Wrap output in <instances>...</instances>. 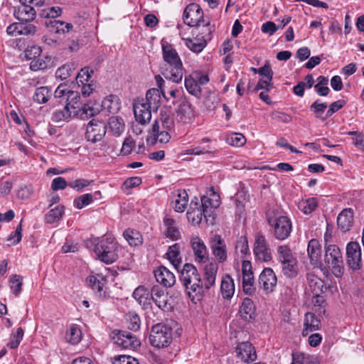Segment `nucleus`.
I'll return each mask as SVG.
<instances>
[{"mask_svg": "<svg viewBox=\"0 0 364 364\" xmlns=\"http://www.w3.org/2000/svg\"><path fill=\"white\" fill-rule=\"evenodd\" d=\"M282 264L284 275L290 278L296 277L297 270L296 267V259L294 258L290 259L289 262H283Z\"/></svg>", "mask_w": 364, "mask_h": 364, "instance_id": "09e8293b", "label": "nucleus"}, {"mask_svg": "<svg viewBox=\"0 0 364 364\" xmlns=\"http://www.w3.org/2000/svg\"><path fill=\"white\" fill-rule=\"evenodd\" d=\"M93 73V70L88 67L82 68L76 77L78 85L80 86L82 84L87 83Z\"/></svg>", "mask_w": 364, "mask_h": 364, "instance_id": "864d4df0", "label": "nucleus"}, {"mask_svg": "<svg viewBox=\"0 0 364 364\" xmlns=\"http://www.w3.org/2000/svg\"><path fill=\"white\" fill-rule=\"evenodd\" d=\"M53 65V60L51 57L50 56H43L41 57V55L38 58H36L33 60H31L30 63V68L33 71H38L40 70H45Z\"/></svg>", "mask_w": 364, "mask_h": 364, "instance_id": "473e14b6", "label": "nucleus"}, {"mask_svg": "<svg viewBox=\"0 0 364 364\" xmlns=\"http://www.w3.org/2000/svg\"><path fill=\"white\" fill-rule=\"evenodd\" d=\"M155 80L158 88L149 89L146 94V102H144L147 105L151 107V109H152L154 112L156 111L160 106L161 95H162L166 100H169L166 96L164 92V80L159 75L155 76Z\"/></svg>", "mask_w": 364, "mask_h": 364, "instance_id": "6e6552de", "label": "nucleus"}, {"mask_svg": "<svg viewBox=\"0 0 364 364\" xmlns=\"http://www.w3.org/2000/svg\"><path fill=\"white\" fill-rule=\"evenodd\" d=\"M254 255L257 259L267 262L272 259V251L265 237L257 234L254 244Z\"/></svg>", "mask_w": 364, "mask_h": 364, "instance_id": "f8f14e48", "label": "nucleus"}, {"mask_svg": "<svg viewBox=\"0 0 364 364\" xmlns=\"http://www.w3.org/2000/svg\"><path fill=\"white\" fill-rule=\"evenodd\" d=\"M353 223V211L350 208L343 210L337 217V225L338 228L343 232L349 231Z\"/></svg>", "mask_w": 364, "mask_h": 364, "instance_id": "b1692460", "label": "nucleus"}, {"mask_svg": "<svg viewBox=\"0 0 364 364\" xmlns=\"http://www.w3.org/2000/svg\"><path fill=\"white\" fill-rule=\"evenodd\" d=\"M165 226V235L172 240H177L180 237V232L176 226V221L172 218H165L164 219Z\"/></svg>", "mask_w": 364, "mask_h": 364, "instance_id": "2f4dec72", "label": "nucleus"}, {"mask_svg": "<svg viewBox=\"0 0 364 364\" xmlns=\"http://www.w3.org/2000/svg\"><path fill=\"white\" fill-rule=\"evenodd\" d=\"M277 282V277L271 268H264L259 277V287L264 289L265 294L273 291Z\"/></svg>", "mask_w": 364, "mask_h": 364, "instance_id": "2eb2a0df", "label": "nucleus"}, {"mask_svg": "<svg viewBox=\"0 0 364 364\" xmlns=\"http://www.w3.org/2000/svg\"><path fill=\"white\" fill-rule=\"evenodd\" d=\"M107 132V124L102 120L93 119L86 127L85 139L92 143L100 141Z\"/></svg>", "mask_w": 364, "mask_h": 364, "instance_id": "9d476101", "label": "nucleus"}, {"mask_svg": "<svg viewBox=\"0 0 364 364\" xmlns=\"http://www.w3.org/2000/svg\"><path fill=\"white\" fill-rule=\"evenodd\" d=\"M279 261L289 262L290 259H294L291 251L287 245H281L277 249Z\"/></svg>", "mask_w": 364, "mask_h": 364, "instance_id": "bf43d9fd", "label": "nucleus"}, {"mask_svg": "<svg viewBox=\"0 0 364 364\" xmlns=\"http://www.w3.org/2000/svg\"><path fill=\"white\" fill-rule=\"evenodd\" d=\"M160 121L163 128L166 130H171L174 127V121L171 113L167 111H161Z\"/></svg>", "mask_w": 364, "mask_h": 364, "instance_id": "3c124183", "label": "nucleus"}, {"mask_svg": "<svg viewBox=\"0 0 364 364\" xmlns=\"http://www.w3.org/2000/svg\"><path fill=\"white\" fill-rule=\"evenodd\" d=\"M109 127L113 135L119 136L124 130V123L122 118L111 117L109 119Z\"/></svg>", "mask_w": 364, "mask_h": 364, "instance_id": "ea45409f", "label": "nucleus"}, {"mask_svg": "<svg viewBox=\"0 0 364 364\" xmlns=\"http://www.w3.org/2000/svg\"><path fill=\"white\" fill-rule=\"evenodd\" d=\"M214 198L208 196H202L199 202L196 198V201L192 200L189 205L186 215L189 222L193 225H199L203 218L208 220L207 218L210 217L212 213L220 205L219 196L213 193Z\"/></svg>", "mask_w": 364, "mask_h": 364, "instance_id": "f03ea898", "label": "nucleus"}, {"mask_svg": "<svg viewBox=\"0 0 364 364\" xmlns=\"http://www.w3.org/2000/svg\"><path fill=\"white\" fill-rule=\"evenodd\" d=\"M22 238V225L21 222L17 225L16 230L12 232L9 236L7 240L11 242L10 245H15L19 243Z\"/></svg>", "mask_w": 364, "mask_h": 364, "instance_id": "e2e57ef3", "label": "nucleus"}, {"mask_svg": "<svg viewBox=\"0 0 364 364\" xmlns=\"http://www.w3.org/2000/svg\"><path fill=\"white\" fill-rule=\"evenodd\" d=\"M191 244L196 262L205 263L208 260L209 255L203 241L199 237H196L191 239Z\"/></svg>", "mask_w": 364, "mask_h": 364, "instance_id": "a211bd4d", "label": "nucleus"}, {"mask_svg": "<svg viewBox=\"0 0 364 364\" xmlns=\"http://www.w3.org/2000/svg\"><path fill=\"white\" fill-rule=\"evenodd\" d=\"M308 255L312 261H317L321 255V246L316 239H311L308 244Z\"/></svg>", "mask_w": 364, "mask_h": 364, "instance_id": "4c0bfd02", "label": "nucleus"}, {"mask_svg": "<svg viewBox=\"0 0 364 364\" xmlns=\"http://www.w3.org/2000/svg\"><path fill=\"white\" fill-rule=\"evenodd\" d=\"M92 202V196L90 193H86L76 198L73 201V205L76 208L82 209L84 207L91 204Z\"/></svg>", "mask_w": 364, "mask_h": 364, "instance_id": "8fccbe9b", "label": "nucleus"}, {"mask_svg": "<svg viewBox=\"0 0 364 364\" xmlns=\"http://www.w3.org/2000/svg\"><path fill=\"white\" fill-rule=\"evenodd\" d=\"M173 328L176 331L179 329L178 323L174 321L153 326L149 335L151 345L158 348L167 347L172 341Z\"/></svg>", "mask_w": 364, "mask_h": 364, "instance_id": "20e7f679", "label": "nucleus"}, {"mask_svg": "<svg viewBox=\"0 0 364 364\" xmlns=\"http://www.w3.org/2000/svg\"><path fill=\"white\" fill-rule=\"evenodd\" d=\"M321 326V319L314 313L307 312L304 315L302 336H306L309 333L319 330Z\"/></svg>", "mask_w": 364, "mask_h": 364, "instance_id": "4be33fe9", "label": "nucleus"}, {"mask_svg": "<svg viewBox=\"0 0 364 364\" xmlns=\"http://www.w3.org/2000/svg\"><path fill=\"white\" fill-rule=\"evenodd\" d=\"M46 24L50 32L58 34L68 33L73 28V25L71 23L56 19L49 20L46 23Z\"/></svg>", "mask_w": 364, "mask_h": 364, "instance_id": "a878e982", "label": "nucleus"}, {"mask_svg": "<svg viewBox=\"0 0 364 364\" xmlns=\"http://www.w3.org/2000/svg\"><path fill=\"white\" fill-rule=\"evenodd\" d=\"M73 70V65L67 63L57 69L55 76L61 80H65L71 75Z\"/></svg>", "mask_w": 364, "mask_h": 364, "instance_id": "603ef678", "label": "nucleus"}, {"mask_svg": "<svg viewBox=\"0 0 364 364\" xmlns=\"http://www.w3.org/2000/svg\"><path fill=\"white\" fill-rule=\"evenodd\" d=\"M124 237L131 246H139L143 242L141 233L132 229H127L123 233Z\"/></svg>", "mask_w": 364, "mask_h": 364, "instance_id": "c9c22d12", "label": "nucleus"}, {"mask_svg": "<svg viewBox=\"0 0 364 364\" xmlns=\"http://www.w3.org/2000/svg\"><path fill=\"white\" fill-rule=\"evenodd\" d=\"M99 112L98 108H95L91 104H85L82 107H79V112H81V117L85 115L86 117H93Z\"/></svg>", "mask_w": 364, "mask_h": 364, "instance_id": "69168bd1", "label": "nucleus"}, {"mask_svg": "<svg viewBox=\"0 0 364 364\" xmlns=\"http://www.w3.org/2000/svg\"><path fill=\"white\" fill-rule=\"evenodd\" d=\"M241 316L246 321L254 318L255 314V307L252 299L245 297L240 309Z\"/></svg>", "mask_w": 364, "mask_h": 364, "instance_id": "c756f323", "label": "nucleus"}, {"mask_svg": "<svg viewBox=\"0 0 364 364\" xmlns=\"http://www.w3.org/2000/svg\"><path fill=\"white\" fill-rule=\"evenodd\" d=\"M168 259L171 261L176 269H178L181 264V258H179V247L178 244L169 247L166 253Z\"/></svg>", "mask_w": 364, "mask_h": 364, "instance_id": "49530a36", "label": "nucleus"}, {"mask_svg": "<svg viewBox=\"0 0 364 364\" xmlns=\"http://www.w3.org/2000/svg\"><path fill=\"white\" fill-rule=\"evenodd\" d=\"M188 200V193L185 190H180L175 198L173 208L175 211L182 213L185 210Z\"/></svg>", "mask_w": 364, "mask_h": 364, "instance_id": "e433bc0d", "label": "nucleus"}, {"mask_svg": "<svg viewBox=\"0 0 364 364\" xmlns=\"http://www.w3.org/2000/svg\"><path fill=\"white\" fill-rule=\"evenodd\" d=\"M36 31V28L34 25L23 22L14 23L6 28L7 33L12 36L33 35Z\"/></svg>", "mask_w": 364, "mask_h": 364, "instance_id": "aec40b11", "label": "nucleus"}, {"mask_svg": "<svg viewBox=\"0 0 364 364\" xmlns=\"http://www.w3.org/2000/svg\"><path fill=\"white\" fill-rule=\"evenodd\" d=\"M64 214V206L58 205L51 209L46 215V220L48 223H53L59 220Z\"/></svg>", "mask_w": 364, "mask_h": 364, "instance_id": "de8ad7c7", "label": "nucleus"}, {"mask_svg": "<svg viewBox=\"0 0 364 364\" xmlns=\"http://www.w3.org/2000/svg\"><path fill=\"white\" fill-rule=\"evenodd\" d=\"M112 339L119 347L125 349L135 350L141 344L135 336L127 331H113Z\"/></svg>", "mask_w": 364, "mask_h": 364, "instance_id": "9b49d317", "label": "nucleus"}, {"mask_svg": "<svg viewBox=\"0 0 364 364\" xmlns=\"http://www.w3.org/2000/svg\"><path fill=\"white\" fill-rule=\"evenodd\" d=\"M186 41V46L193 52L200 53L207 45L206 40L203 36L198 37L193 39L187 38Z\"/></svg>", "mask_w": 364, "mask_h": 364, "instance_id": "f704fd0d", "label": "nucleus"}, {"mask_svg": "<svg viewBox=\"0 0 364 364\" xmlns=\"http://www.w3.org/2000/svg\"><path fill=\"white\" fill-rule=\"evenodd\" d=\"M85 246L107 264L114 263L119 257V245L112 237H91L85 241Z\"/></svg>", "mask_w": 364, "mask_h": 364, "instance_id": "f257e3e1", "label": "nucleus"}, {"mask_svg": "<svg viewBox=\"0 0 364 364\" xmlns=\"http://www.w3.org/2000/svg\"><path fill=\"white\" fill-rule=\"evenodd\" d=\"M154 304L164 311L171 310L173 306L168 301L167 297H154Z\"/></svg>", "mask_w": 364, "mask_h": 364, "instance_id": "338daca9", "label": "nucleus"}, {"mask_svg": "<svg viewBox=\"0 0 364 364\" xmlns=\"http://www.w3.org/2000/svg\"><path fill=\"white\" fill-rule=\"evenodd\" d=\"M168 131L166 129L160 132L159 122L156 120L152 125L151 130L149 132L146 141L151 144H154L156 141H159L161 143H167L171 139Z\"/></svg>", "mask_w": 364, "mask_h": 364, "instance_id": "412c9836", "label": "nucleus"}, {"mask_svg": "<svg viewBox=\"0 0 364 364\" xmlns=\"http://www.w3.org/2000/svg\"><path fill=\"white\" fill-rule=\"evenodd\" d=\"M242 288L246 294L251 295L255 293L256 287L253 274H247L242 277Z\"/></svg>", "mask_w": 364, "mask_h": 364, "instance_id": "a18cd8bd", "label": "nucleus"}, {"mask_svg": "<svg viewBox=\"0 0 364 364\" xmlns=\"http://www.w3.org/2000/svg\"><path fill=\"white\" fill-rule=\"evenodd\" d=\"M82 336L81 329L77 325L72 324L66 331L65 340L72 345H76L80 342Z\"/></svg>", "mask_w": 364, "mask_h": 364, "instance_id": "7c9ffc66", "label": "nucleus"}, {"mask_svg": "<svg viewBox=\"0 0 364 364\" xmlns=\"http://www.w3.org/2000/svg\"><path fill=\"white\" fill-rule=\"evenodd\" d=\"M318 206V200L316 198H309L301 200L298 203V208L304 214L311 213Z\"/></svg>", "mask_w": 364, "mask_h": 364, "instance_id": "58836bf2", "label": "nucleus"}, {"mask_svg": "<svg viewBox=\"0 0 364 364\" xmlns=\"http://www.w3.org/2000/svg\"><path fill=\"white\" fill-rule=\"evenodd\" d=\"M237 357L242 362L250 363L256 360L255 348L249 342H242L236 348Z\"/></svg>", "mask_w": 364, "mask_h": 364, "instance_id": "6ab92c4d", "label": "nucleus"}, {"mask_svg": "<svg viewBox=\"0 0 364 364\" xmlns=\"http://www.w3.org/2000/svg\"><path fill=\"white\" fill-rule=\"evenodd\" d=\"M156 281L165 287H171L176 283V277L173 272L164 266L154 271Z\"/></svg>", "mask_w": 364, "mask_h": 364, "instance_id": "5701e85b", "label": "nucleus"}, {"mask_svg": "<svg viewBox=\"0 0 364 364\" xmlns=\"http://www.w3.org/2000/svg\"><path fill=\"white\" fill-rule=\"evenodd\" d=\"M227 141L234 146H242L246 142L245 137L240 133H232L227 138Z\"/></svg>", "mask_w": 364, "mask_h": 364, "instance_id": "5fc2aeb1", "label": "nucleus"}, {"mask_svg": "<svg viewBox=\"0 0 364 364\" xmlns=\"http://www.w3.org/2000/svg\"><path fill=\"white\" fill-rule=\"evenodd\" d=\"M346 261L348 265L353 270L361 267V248L358 242H350L346 246Z\"/></svg>", "mask_w": 364, "mask_h": 364, "instance_id": "4468645a", "label": "nucleus"}, {"mask_svg": "<svg viewBox=\"0 0 364 364\" xmlns=\"http://www.w3.org/2000/svg\"><path fill=\"white\" fill-rule=\"evenodd\" d=\"M210 248L219 263H223L227 260L226 245L220 235H215L212 237Z\"/></svg>", "mask_w": 364, "mask_h": 364, "instance_id": "dca6fc26", "label": "nucleus"}, {"mask_svg": "<svg viewBox=\"0 0 364 364\" xmlns=\"http://www.w3.org/2000/svg\"><path fill=\"white\" fill-rule=\"evenodd\" d=\"M23 337V330L21 328H18L16 332L12 336L10 342L8 343V346L11 349L16 348Z\"/></svg>", "mask_w": 364, "mask_h": 364, "instance_id": "0e129e2a", "label": "nucleus"}, {"mask_svg": "<svg viewBox=\"0 0 364 364\" xmlns=\"http://www.w3.org/2000/svg\"><path fill=\"white\" fill-rule=\"evenodd\" d=\"M183 19L189 26H199L200 21H203V11L198 4L191 3L185 8Z\"/></svg>", "mask_w": 364, "mask_h": 364, "instance_id": "ddd939ff", "label": "nucleus"}, {"mask_svg": "<svg viewBox=\"0 0 364 364\" xmlns=\"http://www.w3.org/2000/svg\"><path fill=\"white\" fill-rule=\"evenodd\" d=\"M51 96V92L48 87H38L33 96V100L38 104L46 103Z\"/></svg>", "mask_w": 364, "mask_h": 364, "instance_id": "a19ab883", "label": "nucleus"}, {"mask_svg": "<svg viewBox=\"0 0 364 364\" xmlns=\"http://www.w3.org/2000/svg\"><path fill=\"white\" fill-rule=\"evenodd\" d=\"M77 114L76 111L72 110L70 107L64 106L63 109H56L52 114V121L59 123L63 121H69L73 116Z\"/></svg>", "mask_w": 364, "mask_h": 364, "instance_id": "cd10ccee", "label": "nucleus"}, {"mask_svg": "<svg viewBox=\"0 0 364 364\" xmlns=\"http://www.w3.org/2000/svg\"><path fill=\"white\" fill-rule=\"evenodd\" d=\"M80 94L77 91L70 90L68 96L65 97V106L70 107L72 110L76 111V113H79V101Z\"/></svg>", "mask_w": 364, "mask_h": 364, "instance_id": "c03bdc74", "label": "nucleus"}, {"mask_svg": "<svg viewBox=\"0 0 364 364\" xmlns=\"http://www.w3.org/2000/svg\"><path fill=\"white\" fill-rule=\"evenodd\" d=\"M126 319L128 323V328L134 331L139 329L141 322L140 318L137 314L129 313L126 316Z\"/></svg>", "mask_w": 364, "mask_h": 364, "instance_id": "4d7b16f0", "label": "nucleus"}, {"mask_svg": "<svg viewBox=\"0 0 364 364\" xmlns=\"http://www.w3.org/2000/svg\"><path fill=\"white\" fill-rule=\"evenodd\" d=\"M68 92H70V90H68L67 85L60 84L54 92V97L60 100L58 101L60 104L65 103V97L68 96Z\"/></svg>", "mask_w": 364, "mask_h": 364, "instance_id": "052dcab7", "label": "nucleus"}, {"mask_svg": "<svg viewBox=\"0 0 364 364\" xmlns=\"http://www.w3.org/2000/svg\"><path fill=\"white\" fill-rule=\"evenodd\" d=\"M269 225L274 228V235L279 240H284L291 234L292 225L287 216H279L276 219H268Z\"/></svg>", "mask_w": 364, "mask_h": 364, "instance_id": "1a4fd4ad", "label": "nucleus"}, {"mask_svg": "<svg viewBox=\"0 0 364 364\" xmlns=\"http://www.w3.org/2000/svg\"><path fill=\"white\" fill-rule=\"evenodd\" d=\"M10 288L13 294L17 295L21 292L23 284L22 278L16 274H14L10 277Z\"/></svg>", "mask_w": 364, "mask_h": 364, "instance_id": "13d9d810", "label": "nucleus"}, {"mask_svg": "<svg viewBox=\"0 0 364 364\" xmlns=\"http://www.w3.org/2000/svg\"><path fill=\"white\" fill-rule=\"evenodd\" d=\"M176 112L179 120L184 123L190 120L193 116L191 105L186 99L181 101Z\"/></svg>", "mask_w": 364, "mask_h": 364, "instance_id": "c85d7f7f", "label": "nucleus"}, {"mask_svg": "<svg viewBox=\"0 0 364 364\" xmlns=\"http://www.w3.org/2000/svg\"><path fill=\"white\" fill-rule=\"evenodd\" d=\"M327 107L326 103L319 102V100L315 101L311 106V110L315 114L316 118L325 120V118L321 117V114L324 112Z\"/></svg>", "mask_w": 364, "mask_h": 364, "instance_id": "680f3d73", "label": "nucleus"}, {"mask_svg": "<svg viewBox=\"0 0 364 364\" xmlns=\"http://www.w3.org/2000/svg\"><path fill=\"white\" fill-rule=\"evenodd\" d=\"M92 181H88L84 178H78L75 181H70L68 186L77 192L82 191L85 188L90 186Z\"/></svg>", "mask_w": 364, "mask_h": 364, "instance_id": "6e6d98bb", "label": "nucleus"}, {"mask_svg": "<svg viewBox=\"0 0 364 364\" xmlns=\"http://www.w3.org/2000/svg\"><path fill=\"white\" fill-rule=\"evenodd\" d=\"M218 269V265L213 260L205 265L204 273L206 289H209L210 287L213 286L215 284Z\"/></svg>", "mask_w": 364, "mask_h": 364, "instance_id": "bb28decb", "label": "nucleus"}, {"mask_svg": "<svg viewBox=\"0 0 364 364\" xmlns=\"http://www.w3.org/2000/svg\"><path fill=\"white\" fill-rule=\"evenodd\" d=\"M181 279L183 281L186 289H191L193 292H196L197 290L202 288L200 275L198 274L196 267L192 264L186 263L184 264ZM198 293H200V291H198Z\"/></svg>", "mask_w": 364, "mask_h": 364, "instance_id": "0eeeda50", "label": "nucleus"}, {"mask_svg": "<svg viewBox=\"0 0 364 364\" xmlns=\"http://www.w3.org/2000/svg\"><path fill=\"white\" fill-rule=\"evenodd\" d=\"M324 262L336 277L344 272L343 258L340 248L336 245H325Z\"/></svg>", "mask_w": 364, "mask_h": 364, "instance_id": "39448f33", "label": "nucleus"}, {"mask_svg": "<svg viewBox=\"0 0 364 364\" xmlns=\"http://www.w3.org/2000/svg\"><path fill=\"white\" fill-rule=\"evenodd\" d=\"M152 111L153 109L144 102V100H142L141 102H138L134 105V114L135 119L142 125H145L150 122Z\"/></svg>", "mask_w": 364, "mask_h": 364, "instance_id": "f3484780", "label": "nucleus"}, {"mask_svg": "<svg viewBox=\"0 0 364 364\" xmlns=\"http://www.w3.org/2000/svg\"><path fill=\"white\" fill-rule=\"evenodd\" d=\"M317 359L310 355L300 352L292 353V361L291 364H317Z\"/></svg>", "mask_w": 364, "mask_h": 364, "instance_id": "79ce46f5", "label": "nucleus"}, {"mask_svg": "<svg viewBox=\"0 0 364 364\" xmlns=\"http://www.w3.org/2000/svg\"><path fill=\"white\" fill-rule=\"evenodd\" d=\"M220 290L223 296H233L235 284L230 275H225L222 280Z\"/></svg>", "mask_w": 364, "mask_h": 364, "instance_id": "37998d69", "label": "nucleus"}, {"mask_svg": "<svg viewBox=\"0 0 364 364\" xmlns=\"http://www.w3.org/2000/svg\"><path fill=\"white\" fill-rule=\"evenodd\" d=\"M161 48L163 59L167 65L162 74L173 82H181L184 69L179 55L173 46L168 42L162 41Z\"/></svg>", "mask_w": 364, "mask_h": 364, "instance_id": "7ed1b4c3", "label": "nucleus"}, {"mask_svg": "<svg viewBox=\"0 0 364 364\" xmlns=\"http://www.w3.org/2000/svg\"><path fill=\"white\" fill-rule=\"evenodd\" d=\"M19 2L21 4L15 9L14 15L19 21L26 23L36 18L34 6H42L45 0H19Z\"/></svg>", "mask_w": 364, "mask_h": 364, "instance_id": "423d86ee", "label": "nucleus"}, {"mask_svg": "<svg viewBox=\"0 0 364 364\" xmlns=\"http://www.w3.org/2000/svg\"><path fill=\"white\" fill-rule=\"evenodd\" d=\"M184 83L186 90L191 95L196 97L197 98H200L201 97L202 90L196 78L191 75L186 77Z\"/></svg>", "mask_w": 364, "mask_h": 364, "instance_id": "72a5a7b5", "label": "nucleus"}, {"mask_svg": "<svg viewBox=\"0 0 364 364\" xmlns=\"http://www.w3.org/2000/svg\"><path fill=\"white\" fill-rule=\"evenodd\" d=\"M68 186L66 180L61 176L55 178L51 183V188L53 191H57L59 190H64Z\"/></svg>", "mask_w": 364, "mask_h": 364, "instance_id": "774afa93", "label": "nucleus"}, {"mask_svg": "<svg viewBox=\"0 0 364 364\" xmlns=\"http://www.w3.org/2000/svg\"><path fill=\"white\" fill-rule=\"evenodd\" d=\"M102 107L103 110H105L109 113H117L121 107L120 100L118 96L115 95H109L102 100Z\"/></svg>", "mask_w": 364, "mask_h": 364, "instance_id": "393cba45", "label": "nucleus"}]
</instances>
